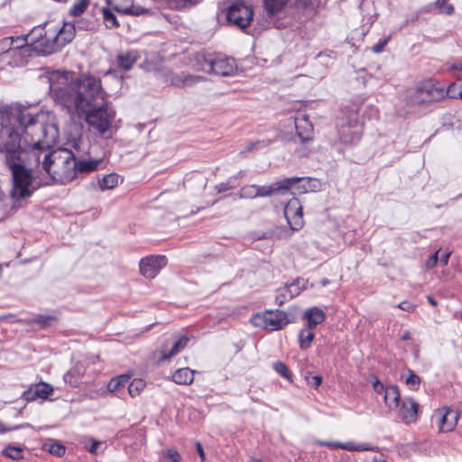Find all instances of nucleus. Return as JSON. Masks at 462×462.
I'll return each mask as SVG.
<instances>
[{
  "label": "nucleus",
  "mask_w": 462,
  "mask_h": 462,
  "mask_svg": "<svg viewBox=\"0 0 462 462\" xmlns=\"http://www.w3.org/2000/svg\"><path fill=\"white\" fill-rule=\"evenodd\" d=\"M58 135V128L30 106L14 103L0 108V158L11 175L14 199H28L40 187L49 185L34 167L41 164L40 150L54 145Z\"/></svg>",
  "instance_id": "1"
},
{
  "label": "nucleus",
  "mask_w": 462,
  "mask_h": 462,
  "mask_svg": "<svg viewBox=\"0 0 462 462\" xmlns=\"http://www.w3.org/2000/svg\"><path fill=\"white\" fill-rule=\"evenodd\" d=\"M55 103L71 117L84 116L88 124L104 134L111 125L115 111L107 106L99 79L91 75L76 77L69 71H53L49 76Z\"/></svg>",
  "instance_id": "2"
},
{
  "label": "nucleus",
  "mask_w": 462,
  "mask_h": 462,
  "mask_svg": "<svg viewBox=\"0 0 462 462\" xmlns=\"http://www.w3.org/2000/svg\"><path fill=\"white\" fill-rule=\"evenodd\" d=\"M53 145L41 149L42 170L45 171V180L51 182L68 183L75 179V155L68 150L62 149L56 152H50Z\"/></svg>",
  "instance_id": "3"
},
{
  "label": "nucleus",
  "mask_w": 462,
  "mask_h": 462,
  "mask_svg": "<svg viewBox=\"0 0 462 462\" xmlns=\"http://www.w3.org/2000/svg\"><path fill=\"white\" fill-rule=\"evenodd\" d=\"M456 84H450L447 90L442 88L435 87L431 83H424L409 89L405 95L406 103L409 106H420L426 103L438 102L448 95L451 97H456L455 92Z\"/></svg>",
  "instance_id": "4"
},
{
  "label": "nucleus",
  "mask_w": 462,
  "mask_h": 462,
  "mask_svg": "<svg viewBox=\"0 0 462 462\" xmlns=\"http://www.w3.org/2000/svg\"><path fill=\"white\" fill-rule=\"evenodd\" d=\"M337 131L340 141L345 144H354L361 139L363 125L359 121L357 109L341 119Z\"/></svg>",
  "instance_id": "5"
},
{
  "label": "nucleus",
  "mask_w": 462,
  "mask_h": 462,
  "mask_svg": "<svg viewBox=\"0 0 462 462\" xmlns=\"http://www.w3.org/2000/svg\"><path fill=\"white\" fill-rule=\"evenodd\" d=\"M254 319L256 322L261 321L257 325H261L264 329L275 331L293 323L296 317L291 312L276 310H266L262 315H257Z\"/></svg>",
  "instance_id": "6"
},
{
  "label": "nucleus",
  "mask_w": 462,
  "mask_h": 462,
  "mask_svg": "<svg viewBox=\"0 0 462 462\" xmlns=\"http://www.w3.org/2000/svg\"><path fill=\"white\" fill-rule=\"evenodd\" d=\"M254 17L252 6L245 5L244 2L237 1L233 3L227 9V22L239 29L247 28Z\"/></svg>",
  "instance_id": "7"
},
{
  "label": "nucleus",
  "mask_w": 462,
  "mask_h": 462,
  "mask_svg": "<svg viewBox=\"0 0 462 462\" xmlns=\"http://www.w3.org/2000/svg\"><path fill=\"white\" fill-rule=\"evenodd\" d=\"M302 180H305V179L292 177L273 182L268 186L256 185L257 197H271L274 194H285L294 184Z\"/></svg>",
  "instance_id": "8"
},
{
  "label": "nucleus",
  "mask_w": 462,
  "mask_h": 462,
  "mask_svg": "<svg viewBox=\"0 0 462 462\" xmlns=\"http://www.w3.org/2000/svg\"><path fill=\"white\" fill-rule=\"evenodd\" d=\"M283 213L292 231H298L303 226L302 207L297 198L289 200L284 206Z\"/></svg>",
  "instance_id": "9"
},
{
  "label": "nucleus",
  "mask_w": 462,
  "mask_h": 462,
  "mask_svg": "<svg viewBox=\"0 0 462 462\" xmlns=\"http://www.w3.org/2000/svg\"><path fill=\"white\" fill-rule=\"evenodd\" d=\"M167 263V259L164 255H151L143 258L140 262V273L145 278L152 279Z\"/></svg>",
  "instance_id": "10"
},
{
  "label": "nucleus",
  "mask_w": 462,
  "mask_h": 462,
  "mask_svg": "<svg viewBox=\"0 0 462 462\" xmlns=\"http://www.w3.org/2000/svg\"><path fill=\"white\" fill-rule=\"evenodd\" d=\"M236 70L235 60L221 53H215L211 74L221 77L233 75Z\"/></svg>",
  "instance_id": "11"
},
{
  "label": "nucleus",
  "mask_w": 462,
  "mask_h": 462,
  "mask_svg": "<svg viewBox=\"0 0 462 462\" xmlns=\"http://www.w3.org/2000/svg\"><path fill=\"white\" fill-rule=\"evenodd\" d=\"M108 5L114 10L124 14L139 16L151 14V10L134 5V0H106Z\"/></svg>",
  "instance_id": "12"
},
{
  "label": "nucleus",
  "mask_w": 462,
  "mask_h": 462,
  "mask_svg": "<svg viewBox=\"0 0 462 462\" xmlns=\"http://www.w3.org/2000/svg\"><path fill=\"white\" fill-rule=\"evenodd\" d=\"M58 34L49 27V33L45 35L39 43H36L32 50L40 55H49L60 50L57 42Z\"/></svg>",
  "instance_id": "13"
},
{
  "label": "nucleus",
  "mask_w": 462,
  "mask_h": 462,
  "mask_svg": "<svg viewBox=\"0 0 462 462\" xmlns=\"http://www.w3.org/2000/svg\"><path fill=\"white\" fill-rule=\"evenodd\" d=\"M47 23H44V25H38L33 27L29 33L23 37H17V41L21 42V44H17L14 46V48H21L25 45H30L32 48L36 44L39 43L40 41L49 33V28H47Z\"/></svg>",
  "instance_id": "14"
},
{
  "label": "nucleus",
  "mask_w": 462,
  "mask_h": 462,
  "mask_svg": "<svg viewBox=\"0 0 462 462\" xmlns=\"http://www.w3.org/2000/svg\"><path fill=\"white\" fill-rule=\"evenodd\" d=\"M439 412V430L442 432L452 431L457 424L460 416L459 412L450 408H443Z\"/></svg>",
  "instance_id": "15"
},
{
  "label": "nucleus",
  "mask_w": 462,
  "mask_h": 462,
  "mask_svg": "<svg viewBox=\"0 0 462 462\" xmlns=\"http://www.w3.org/2000/svg\"><path fill=\"white\" fill-rule=\"evenodd\" d=\"M53 392V387L47 383H40L29 388L23 394V398L30 402L36 398L46 399Z\"/></svg>",
  "instance_id": "16"
},
{
  "label": "nucleus",
  "mask_w": 462,
  "mask_h": 462,
  "mask_svg": "<svg viewBox=\"0 0 462 462\" xmlns=\"http://www.w3.org/2000/svg\"><path fill=\"white\" fill-rule=\"evenodd\" d=\"M295 128L301 143L312 139L313 127L306 116H299L295 118Z\"/></svg>",
  "instance_id": "17"
},
{
  "label": "nucleus",
  "mask_w": 462,
  "mask_h": 462,
  "mask_svg": "<svg viewBox=\"0 0 462 462\" xmlns=\"http://www.w3.org/2000/svg\"><path fill=\"white\" fill-rule=\"evenodd\" d=\"M418 403L413 399H404L402 402L399 415L405 423L414 422L418 414Z\"/></svg>",
  "instance_id": "18"
},
{
  "label": "nucleus",
  "mask_w": 462,
  "mask_h": 462,
  "mask_svg": "<svg viewBox=\"0 0 462 462\" xmlns=\"http://www.w3.org/2000/svg\"><path fill=\"white\" fill-rule=\"evenodd\" d=\"M202 80H204L202 76H193L186 72L173 74L170 78L171 84L179 88L191 87Z\"/></svg>",
  "instance_id": "19"
},
{
  "label": "nucleus",
  "mask_w": 462,
  "mask_h": 462,
  "mask_svg": "<svg viewBox=\"0 0 462 462\" xmlns=\"http://www.w3.org/2000/svg\"><path fill=\"white\" fill-rule=\"evenodd\" d=\"M215 53H197L193 59V67L199 71L210 73Z\"/></svg>",
  "instance_id": "20"
},
{
  "label": "nucleus",
  "mask_w": 462,
  "mask_h": 462,
  "mask_svg": "<svg viewBox=\"0 0 462 462\" xmlns=\"http://www.w3.org/2000/svg\"><path fill=\"white\" fill-rule=\"evenodd\" d=\"M55 31L57 36V42L59 44L60 50L68 42H71L75 34V27L71 23H64V25L58 28H51Z\"/></svg>",
  "instance_id": "21"
},
{
  "label": "nucleus",
  "mask_w": 462,
  "mask_h": 462,
  "mask_svg": "<svg viewBox=\"0 0 462 462\" xmlns=\"http://www.w3.org/2000/svg\"><path fill=\"white\" fill-rule=\"evenodd\" d=\"M325 313L318 307L308 309L303 315L307 319V326L310 328H315L317 325L322 323L325 319Z\"/></svg>",
  "instance_id": "22"
},
{
  "label": "nucleus",
  "mask_w": 462,
  "mask_h": 462,
  "mask_svg": "<svg viewBox=\"0 0 462 462\" xmlns=\"http://www.w3.org/2000/svg\"><path fill=\"white\" fill-rule=\"evenodd\" d=\"M195 371L189 367H183L176 370L172 374V381L177 384L189 385L194 380Z\"/></svg>",
  "instance_id": "23"
},
{
  "label": "nucleus",
  "mask_w": 462,
  "mask_h": 462,
  "mask_svg": "<svg viewBox=\"0 0 462 462\" xmlns=\"http://www.w3.org/2000/svg\"><path fill=\"white\" fill-rule=\"evenodd\" d=\"M400 392L399 388L396 385H388L385 388L383 400L385 404L390 409H395L399 406L400 402Z\"/></svg>",
  "instance_id": "24"
},
{
  "label": "nucleus",
  "mask_w": 462,
  "mask_h": 462,
  "mask_svg": "<svg viewBox=\"0 0 462 462\" xmlns=\"http://www.w3.org/2000/svg\"><path fill=\"white\" fill-rule=\"evenodd\" d=\"M137 53L134 51L122 52L118 54L116 63L120 69L127 71L133 68L134 64L137 60Z\"/></svg>",
  "instance_id": "25"
},
{
  "label": "nucleus",
  "mask_w": 462,
  "mask_h": 462,
  "mask_svg": "<svg viewBox=\"0 0 462 462\" xmlns=\"http://www.w3.org/2000/svg\"><path fill=\"white\" fill-rule=\"evenodd\" d=\"M100 160H77L75 158V178L78 173H88L96 171L100 163Z\"/></svg>",
  "instance_id": "26"
},
{
  "label": "nucleus",
  "mask_w": 462,
  "mask_h": 462,
  "mask_svg": "<svg viewBox=\"0 0 462 462\" xmlns=\"http://www.w3.org/2000/svg\"><path fill=\"white\" fill-rule=\"evenodd\" d=\"M189 338L187 336H181L172 346L171 349L169 352L166 350L161 351L162 353V361L170 360L172 356H176L179 352H180L188 344Z\"/></svg>",
  "instance_id": "27"
},
{
  "label": "nucleus",
  "mask_w": 462,
  "mask_h": 462,
  "mask_svg": "<svg viewBox=\"0 0 462 462\" xmlns=\"http://www.w3.org/2000/svg\"><path fill=\"white\" fill-rule=\"evenodd\" d=\"M264 11L268 15H274L282 12L289 0H262Z\"/></svg>",
  "instance_id": "28"
},
{
  "label": "nucleus",
  "mask_w": 462,
  "mask_h": 462,
  "mask_svg": "<svg viewBox=\"0 0 462 462\" xmlns=\"http://www.w3.org/2000/svg\"><path fill=\"white\" fill-rule=\"evenodd\" d=\"M129 381H130L129 374H121V375L116 376L109 381V383L107 384V390L110 393H118L121 389L127 386Z\"/></svg>",
  "instance_id": "29"
},
{
  "label": "nucleus",
  "mask_w": 462,
  "mask_h": 462,
  "mask_svg": "<svg viewBox=\"0 0 462 462\" xmlns=\"http://www.w3.org/2000/svg\"><path fill=\"white\" fill-rule=\"evenodd\" d=\"M43 448L56 457H62L66 452V448L61 442L51 439L43 444Z\"/></svg>",
  "instance_id": "30"
},
{
  "label": "nucleus",
  "mask_w": 462,
  "mask_h": 462,
  "mask_svg": "<svg viewBox=\"0 0 462 462\" xmlns=\"http://www.w3.org/2000/svg\"><path fill=\"white\" fill-rule=\"evenodd\" d=\"M314 328H310L308 326L305 328H302L299 333V343L300 347L301 349H307L310 346L315 334L313 331Z\"/></svg>",
  "instance_id": "31"
},
{
  "label": "nucleus",
  "mask_w": 462,
  "mask_h": 462,
  "mask_svg": "<svg viewBox=\"0 0 462 462\" xmlns=\"http://www.w3.org/2000/svg\"><path fill=\"white\" fill-rule=\"evenodd\" d=\"M119 176L116 173H110L105 175L101 180H98L100 189H112L118 184Z\"/></svg>",
  "instance_id": "32"
},
{
  "label": "nucleus",
  "mask_w": 462,
  "mask_h": 462,
  "mask_svg": "<svg viewBox=\"0 0 462 462\" xmlns=\"http://www.w3.org/2000/svg\"><path fill=\"white\" fill-rule=\"evenodd\" d=\"M103 20L107 28H116L118 27L119 23L117 22L116 14L112 10L106 7L102 8Z\"/></svg>",
  "instance_id": "33"
},
{
  "label": "nucleus",
  "mask_w": 462,
  "mask_h": 462,
  "mask_svg": "<svg viewBox=\"0 0 462 462\" xmlns=\"http://www.w3.org/2000/svg\"><path fill=\"white\" fill-rule=\"evenodd\" d=\"M145 382L143 379H134L127 384L128 393L135 397L144 389Z\"/></svg>",
  "instance_id": "34"
},
{
  "label": "nucleus",
  "mask_w": 462,
  "mask_h": 462,
  "mask_svg": "<svg viewBox=\"0 0 462 462\" xmlns=\"http://www.w3.org/2000/svg\"><path fill=\"white\" fill-rule=\"evenodd\" d=\"M90 0H77L69 10V14L72 16L81 15L88 7Z\"/></svg>",
  "instance_id": "35"
},
{
  "label": "nucleus",
  "mask_w": 462,
  "mask_h": 462,
  "mask_svg": "<svg viewBox=\"0 0 462 462\" xmlns=\"http://www.w3.org/2000/svg\"><path fill=\"white\" fill-rule=\"evenodd\" d=\"M201 1L202 0H170V5L177 10H181L195 6Z\"/></svg>",
  "instance_id": "36"
},
{
  "label": "nucleus",
  "mask_w": 462,
  "mask_h": 462,
  "mask_svg": "<svg viewBox=\"0 0 462 462\" xmlns=\"http://www.w3.org/2000/svg\"><path fill=\"white\" fill-rule=\"evenodd\" d=\"M32 321L37 323L41 328H46L57 321V318L55 315H37Z\"/></svg>",
  "instance_id": "37"
},
{
  "label": "nucleus",
  "mask_w": 462,
  "mask_h": 462,
  "mask_svg": "<svg viewBox=\"0 0 462 462\" xmlns=\"http://www.w3.org/2000/svg\"><path fill=\"white\" fill-rule=\"evenodd\" d=\"M3 454L14 460H19L23 457V451L20 447L8 446L4 449Z\"/></svg>",
  "instance_id": "38"
},
{
  "label": "nucleus",
  "mask_w": 462,
  "mask_h": 462,
  "mask_svg": "<svg viewBox=\"0 0 462 462\" xmlns=\"http://www.w3.org/2000/svg\"><path fill=\"white\" fill-rule=\"evenodd\" d=\"M239 198L250 199L257 198L256 184L243 186L239 190Z\"/></svg>",
  "instance_id": "39"
},
{
  "label": "nucleus",
  "mask_w": 462,
  "mask_h": 462,
  "mask_svg": "<svg viewBox=\"0 0 462 462\" xmlns=\"http://www.w3.org/2000/svg\"><path fill=\"white\" fill-rule=\"evenodd\" d=\"M80 378H81L80 373L79 371H77L76 369L69 370L64 374V381L73 387H76L77 385H79V383L80 382Z\"/></svg>",
  "instance_id": "40"
},
{
  "label": "nucleus",
  "mask_w": 462,
  "mask_h": 462,
  "mask_svg": "<svg viewBox=\"0 0 462 462\" xmlns=\"http://www.w3.org/2000/svg\"><path fill=\"white\" fill-rule=\"evenodd\" d=\"M408 374L409 375L405 380L406 384L411 390H418L420 385V377L411 369H408Z\"/></svg>",
  "instance_id": "41"
},
{
  "label": "nucleus",
  "mask_w": 462,
  "mask_h": 462,
  "mask_svg": "<svg viewBox=\"0 0 462 462\" xmlns=\"http://www.w3.org/2000/svg\"><path fill=\"white\" fill-rule=\"evenodd\" d=\"M273 366L275 372L278 373L280 375L286 378L290 382L292 381L291 374L290 373L287 365L283 362H275Z\"/></svg>",
  "instance_id": "42"
},
{
  "label": "nucleus",
  "mask_w": 462,
  "mask_h": 462,
  "mask_svg": "<svg viewBox=\"0 0 462 462\" xmlns=\"http://www.w3.org/2000/svg\"><path fill=\"white\" fill-rule=\"evenodd\" d=\"M436 7L439 9V13L445 14H452L454 13V5L449 4L448 0H437L435 2Z\"/></svg>",
  "instance_id": "43"
},
{
  "label": "nucleus",
  "mask_w": 462,
  "mask_h": 462,
  "mask_svg": "<svg viewBox=\"0 0 462 462\" xmlns=\"http://www.w3.org/2000/svg\"><path fill=\"white\" fill-rule=\"evenodd\" d=\"M16 42L17 44H21L20 41H17V38L14 39L13 37H7L0 40V53H5L7 52Z\"/></svg>",
  "instance_id": "44"
},
{
  "label": "nucleus",
  "mask_w": 462,
  "mask_h": 462,
  "mask_svg": "<svg viewBox=\"0 0 462 462\" xmlns=\"http://www.w3.org/2000/svg\"><path fill=\"white\" fill-rule=\"evenodd\" d=\"M291 299L292 298L291 297L290 292H288V290L285 287L277 290L275 301L278 304V306L283 305L287 300Z\"/></svg>",
  "instance_id": "45"
},
{
  "label": "nucleus",
  "mask_w": 462,
  "mask_h": 462,
  "mask_svg": "<svg viewBox=\"0 0 462 462\" xmlns=\"http://www.w3.org/2000/svg\"><path fill=\"white\" fill-rule=\"evenodd\" d=\"M345 450L347 451H364V450H374L367 443L356 444L355 442H347V447H345Z\"/></svg>",
  "instance_id": "46"
},
{
  "label": "nucleus",
  "mask_w": 462,
  "mask_h": 462,
  "mask_svg": "<svg viewBox=\"0 0 462 462\" xmlns=\"http://www.w3.org/2000/svg\"><path fill=\"white\" fill-rule=\"evenodd\" d=\"M315 443L321 447H327L329 448H342L345 449V447H347V442L343 443L339 441H324V440H316Z\"/></svg>",
  "instance_id": "47"
},
{
  "label": "nucleus",
  "mask_w": 462,
  "mask_h": 462,
  "mask_svg": "<svg viewBox=\"0 0 462 462\" xmlns=\"http://www.w3.org/2000/svg\"><path fill=\"white\" fill-rule=\"evenodd\" d=\"M163 457L168 459V462H180V455L175 448H169L164 452Z\"/></svg>",
  "instance_id": "48"
},
{
  "label": "nucleus",
  "mask_w": 462,
  "mask_h": 462,
  "mask_svg": "<svg viewBox=\"0 0 462 462\" xmlns=\"http://www.w3.org/2000/svg\"><path fill=\"white\" fill-rule=\"evenodd\" d=\"M391 39V35H388L386 38L381 39L374 47L373 51L374 53H381L384 47L387 45L388 42Z\"/></svg>",
  "instance_id": "49"
},
{
  "label": "nucleus",
  "mask_w": 462,
  "mask_h": 462,
  "mask_svg": "<svg viewBox=\"0 0 462 462\" xmlns=\"http://www.w3.org/2000/svg\"><path fill=\"white\" fill-rule=\"evenodd\" d=\"M284 287L288 290V292H290L291 298L299 295L301 291L300 285H296L295 280L290 284H285Z\"/></svg>",
  "instance_id": "50"
},
{
  "label": "nucleus",
  "mask_w": 462,
  "mask_h": 462,
  "mask_svg": "<svg viewBox=\"0 0 462 462\" xmlns=\"http://www.w3.org/2000/svg\"><path fill=\"white\" fill-rule=\"evenodd\" d=\"M439 261V252L437 251L433 254H431L425 263V265L428 269L433 268Z\"/></svg>",
  "instance_id": "51"
},
{
  "label": "nucleus",
  "mask_w": 462,
  "mask_h": 462,
  "mask_svg": "<svg viewBox=\"0 0 462 462\" xmlns=\"http://www.w3.org/2000/svg\"><path fill=\"white\" fill-rule=\"evenodd\" d=\"M321 383H322V377H321V376H319V375H314V376H312V377L309 380V382H308V383H309L310 386L314 387L315 389H317V388L321 384Z\"/></svg>",
  "instance_id": "52"
},
{
  "label": "nucleus",
  "mask_w": 462,
  "mask_h": 462,
  "mask_svg": "<svg viewBox=\"0 0 462 462\" xmlns=\"http://www.w3.org/2000/svg\"><path fill=\"white\" fill-rule=\"evenodd\" d=\"M398 308H400L402 310H405V311H408V312H411V311H413L415 307H414V305L411 302L404 300V301H402L398 305Z\"/></svg>",
  "instance_id": "53"
},
{
  "label": "nucleus",
  "mask_w": 462,
  "mask_h": 462,
  "mask_svg": "<svg viewBox=\"0 0 462 462\" xmlns=\"http://www.w3.org/2000/svg\"><path fill=\"white\" fill-rule=\"evenodd\" d=\"M25 427H31V425L30 424L17 425V426L7 429V428L4 427L3 424L0 422V433H4L6 431H10V430H15L25 428Z\"/></svg>",
  "instance_id": "54"
},
{
  "label": "nucleus",
  "mask_w": 462,
  "mask_h": 462,
  "mask_svg": "<svg viewBox=\"0 0 462 462\" xmlns=\"http://www.w3.org/2000/svg\"><path fill=\"white\" fill-rule=\"evenodd\" d=\"M260 143V142H250L249 143L246 144V146L240 152V154H244L245 152H251L253 151L258 144Z\"/></svg>",
  "instance_id": "55"
},
{
  "label": "nucleus",
  "mask_w": 462,
  "mask_h": 462,
  "mask_svg": "<svg viewBox=\"0 0 462 462\" xmlns=\"http://www.w3.org/2000/svg\"><path fill=\"white\" fill-rule=\"evenodd\" d=\"M101 445V442L96 439H91V445L88 448V450L92 453L96 454L98 447Z\"/></svg>",
  "instance_id": "56"
},
{
  "label": "nucleus",
  "mask_w": 462,
  "mask_h": 462,
  "mask_svg": "<svg viewBox=\"0 0 462 462\" xmlns=\"http://www.w3.org/2000/svg\"><path fill=\"white\" fill-rule=\"evenodd\" d=\"M373 386H374V390L376 393L384 394V391H385L386 386H384L383 383H381L379 380H376L374 383Z\"/></svg>",
  "instance_id": "57"
},
{
  "label": "nucleus",
  "mask_w": 462,
  "mask_h": 462,
  "mask_svg": "<svg viewBox=\"0 0 462 462\" xmlns=\"http://www.w3.org/2000/svg\"><path fill=\"white\" fill-rule=\"evenodd\" d=\"M216 189H217L218 193H221V192H225V191H227V190L233 189V186L229 185L228 182H226V183H220V184L216 186Z\"/></svg>",
  "instance_id": "58"
},
{
  "label": "nucleus",
  "mask_w": 462,
  "mask_h": 462,
  "mask_svg": "<svg viewBox=\"0 0 462 462\" xmlns=\"http://www.w3.org/2000/svg\"><path fill=\"white\" fill-rule=\"evenodd\" d=\"M452 69L455 71L457 79L462 80V64L453 65Z\"/></svg>",
  "instance_id": "59"
},
{
  "label": "nucleus",
  "mask_w": 462,
  "mask_h": 462,
  "mask_svg": "<svg viewBox=\"0 0 462 462\" xmlns=\"http://www.w3.org/2000/svg\"><path fill=\"white\" fill-rule=\"evenodd\" d=\"M295 282H296V285H300V288L301 291L307 289L308 281H306V280H304L302 278H297L295 280Z\"/></svg>",
  "instance_id": "60"
},
{
  "label": "nucleus",
  "mask_w": 462,
  "mask_h": 462,
  "mask_svg": "<svg viewBox=\"0 0 462 462\" xmlns=\"http://www.w3.org/2000/svg\"><path fill=\"white\" fill-rule=\"evenodd\" d=\"M196 447H197V451H198L201 460L203 461L205 459V453H204L202 445L199 442H198L196 444Z\"/></svg>",
  "instance_id": "61"
},
{
  "label": "nucleus",
  "mask_w": 462,
  "mask_h": 462,
  "mask_svg": "<svg viewBox=\"0 0 462 462\" xmlns=\"http://www.w3.org/2000/svg\"><path fill=\"white\" fill-rule=\"evenodd\" d=\"M449 257H450V253H445V254H443L440 256V262H441L444 265H447V264H448V263Z\"/></svg>",
  "instance_id": "62"
},
{
  "label": "nucleus",
  "mask_w": 462,
  "mask_h": 462,
  "mask_svg": "<svg viewBox=\"0 0 462 462\" xmlns=\"http://www.w3.org/2000/svg\"><path fill=\"white\" fill-rule=\"evenodd\" d=\"M304 5L306 6H310L311 8H315V7L318 6V2H317V0H305Z\"/></svg>",
  "instance_id": "63"
},
{
  "label": "nucleus",
  "mask_w": 462,
  "mask_h": 462,
  "mask_svg": "<svg viewBox=\"0 0 462 462\" xmlns=\"http://www.w3.org/2000/svg\"><path fill=\"white\" fill-rule=\"evenodd\" d=\"M329 282H330V281L328 278H324L320 281V285L327 286L328 284H329Z\"/></svg>",
  "instance_id": "64"
}]
</instances>
